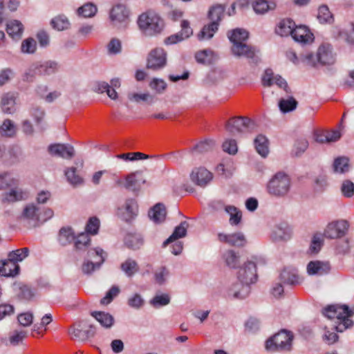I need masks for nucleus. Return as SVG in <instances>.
Returning a JSON list of instances; mask_svg holds the SVG:
<instances>
[{
	"label": "nucleus",
	"instance_id": "72a5a7b5",
	"mask_svg": "<svg viewBox=\"0 0 354 354\" xmlns=\"http://www.w3.org/2000/svg\"><path fill=\"white\" fill-rule=\"evenodd\" d=\"M23 25L17 20H12L7 24L6 31L13 39H19L23 32Z\"/></svg>",
	"mask_w": 354,
	"mask_h": 354
},
{
	"label": "nucleus",
	"instance_id": "b1692460",
	"mask_svg": "<svg viewBox=\"0 0 354 354\" xmlns=\"http://www.w3.org/2000/svg\"><path fill=\"white\" fill-rule=\"evenodd\" d=\"M330 270L328 262L319 261H310L307 266V270L309 274L322 275L327 274Z\"/></svg>",
	"mask_w": 354,
	"mask_h": 354
},
{
	"label": "nucleus",
	"instance_id": "774afa93",
	"mask_svg": "<svg viewBox=\"0 0 354 354\" xmlns=\"http://www.w3.org/2000/svg\"><path fill=\"white\" fill-rule=\"evenodd\" d=\"M36 49V41L32 39L28 38L25 39L21 44V50L24 53H32Z\"/></svg>",
	"mask_w": 354,
	"mask_h": 354
},
{
	"label": "nucleus",
	"instance_id": "09e8293b",
	"mask_svg": "<svg viewBox=\"0 0 354 354\" xmlns=\"http://www.w3.org/2000/svg\"><path fill=\"white\" fill-rule=\"evenodd\" d=\"M225 211L230 215V223L231 225H236L241 222L242 218L241 212L236 207L228 205L225 207Z\"/></svg>",
	"mask_w": 354,
	"mask_h": 354
},
{
	"label": "nucleus",
	"instance_id": "4c0bfd02",
	"mask_svg": "<svg viewBox=\"0 0 354 354\" xmlns=\"http://www.w3.org/2000/svg\"><path fill=\"white\" fill-rule=\"evenodd\" d=\"M75 249L76 251H85L91 244V239L88 234L81 233L75 239Z\"/></svg>",
	"mask_w": 354,
	"mask_h": 354
},
{
	"label": "nucleus",
	"instance_id": "a878e982",
	"mask_svg": "<svg viewBox=\"0 0 354 354\" xmlns=\"http://www.w3.org/2000/svg\"><path fill=\"white\" fill-rule=\"evenodd\" d=\"M188 226L189 224L187 221H182L179 225L176 227L172 234L163 243V247L167 246L180 238L185 236Z\"/></svg>",
	"mask_w": 354,
	"mask_h": 354
},
{
	"label": "nucleus",
	"instance_id": "864d4df0",
	"mask_svg": "<svg viewBox=\"0 0 354 354\" xmlns=\"http://www.w3.org/2000/svg\"><path fill=\"white\" fill-rule=\"evenodd\" d=\"M29 253V250L28 248H24L21 249H17L16 250H13L8 254V257L15 261L16 263L19 261H21L26 257H28Z\"/></svg>",
	"mask_w": 354,
	"mask_h": 354
},
{
	"label": "nucleus",
	"instance_id": "6e6552de",
	"mask_svg": "<svg viewBox=\"0 0 354 354\" xmlns=\"http://www.w3.org/2000/svg\"><path fill=\"white\" fill-rule=\"evenodd\" d=\"M231 50L232 54L236 57H245L255 64L259 62V57L257 55L258 52L257 49L254 46L248 45L246 43H236L235 45L232 46Z\"/></svg>",
	"mask_w": 354,
	"mask_h": 354
},
{
	"label": "nucleus",
	"instance_id": "c85d7f7f",
	"mask_svg": "<svg viewBox=\"0 0 354 354\" xmlns=\"http://www.w3.org/2000/svg\"><path fill=\"white\" fill-rule=\"evenodd\" d=\"M295 27V24L292 20L285 19L279 23L276 28V32L281 37H286L290 35L292 36Z\"/></svg>",
	"mask_w": 354,
	"mask_h": 354
},
{
	"label": "nucleus",
	"instance_id": "aec40b11",
	"mask_svg": "<svg viewBox=\"0 0 354 354\" xmlns=\"http://www.w3.org/2000/svg\"><path fill=\"white\" fill-rule=\"evenodd\" d=\"M19 266L9 257L7 260L0 261V275L15 277L19 272Z\"/></svg>",
	"mask_w": 354,
	"mask_h": 354
},
{
	"label": "nucleus",
	"instance_id": "1a4fd4ad",
	"mask_svg": "<svg viewBox=\"0 0 354 354\" xmlns=\"http://www.w3.org/2000/svg\"><path fill=\"white\" fill-rule=\"evenodd\" d=\"M106 253L101 248L91 249L88 251V257L90 258L97 257L98 259L95 263L87 261H84L82 266V272L84 274H91L96 268H99L106 258Z\"/></svg>",
	"mask_w": 354,
	"mask_h": 354
},
{
	"label": "nucleus",
	"instance_id": "680f3d73",
	"mask_svg": "<svg viewBox=\"0 0 354 354\" xmlns=\"http://www.w3.org/2000/svg\"><path fill=\"white\" fill-rule=\"evenodd\" d=\"M100 227V220L97 217H91L86 226V234H96Z\"/></svg>",
	"mask_w": 354,
	"mask_h": 354
},
{
	"label": "nucleus",
	"instance_id": "e2e57ef3",
	"mask_svg": "<svg viewBox=\"0 0 354 354\" xmlns=\"http://www.w3.org/2000/svg\"><path fill=\"white\" fill-rule=\"evenodd\" d=\"M15 184V180L8 173L0 174V190L6 189Z\"/></svg>",
	"mask_w": 354,
	"mask_h": 354
},
{
	"label": "nucleus",
	"instance_id": "9b49d317",
	"mask_svg": "<svg viewBox=\"0 0 354 354\" xmlns=\"http://www.w3.org/2000/svg\"><path fill=\"white\" fill-rule=\"evenodd\" d=\"M167 63L166 53L161 48L152 50L147 57V68L153 71L163 68Z\"/></svg>",
	"mask_w": 354,
	"mask_h": 354
},
{
	"label": "nucleus",
	"instance_id": "0eeeda50",
	"mask_svg": "<svg viewBox=\"0 0 354 354\" xmlns=\"http://www.w3.org/2000/svg\"><path fill=\"white\" fill-rule=\"evenodd\" d=\"M69 334L73 339L84 341L94 335L95 328L92 325H87L84 322H80L70 328Z\"/></svg>",
	"mask_w": 354,
	"mask_h": 354
},
{
	"label": "nucleus",
	"instance_id": "f03ea898",
	"mask_svg": "<svg viewBox=\"0 0 354 354\" xmlns=\"http://www.w3.org/2000/svg\"><path fill=\"white\" fill-rule=\"evenodd\" d=\"M225 6L222 4L213 6L209 10L208 17L212 21L208 25L204 26L201 32L198 34L199 40L210 39L217 31L219 22L224 16Z\"/></svg>",
	"mask_w": 354,
	"mask_h": 354
},
{
	"label": "nucleus",
	"instance_id": "20e7f679",
	"mask_svg": "<svg viewBox=\"0 0 354 354\" xmlns=\"http://www.w3.org/2000/svg\"><path fill=\"white\" fill-rule=\"evenodd\" d=\"M138 24L140 28L147 35L160 33L164 27L162 19L157 14L151 11L140 15Z\"/></svg>",
	"mask_w": 354,
	"mask_h": 354
},
{
	"label": "nucleus",
	"instance_id": "a211bd4d",
	"mask_svg": "<svg viewBox=\"0 0 354 354\" xmlns=\"http://www.w3.org/2000/svg\"><path fill=\"white\" fill-rule=\"evenodd\" d=\"M17 95V93L14 92H8L2 95L1 108L4 113L12 114L15 112Z\"/></svg>",
	"mask_w": 354,
	"mask_h": 354
},
{
	"label": "nucleus",
	"instance_id": "a18cd8bd",
	"mask_svg": "<svg viewBox=\"0 0 354 354\" xmlns=\"http://www.w3.org/2000/svg\"><path fill=\"white\" fill-rule=\"evenodd\" d=\"M50 25L54 29L60 31L68 28L70 23L65 16L59 15L52 19Z\"/></svg>",
	"mask_w": 354,
	"mask_h": 354
},
{
	"label": "nucleus",
	"instance_id": "f704fd0d",
	"mask_svg": "<svg viewBox=\"0 0 354 354\" xmlns=\"http://www.w3.org/2000/svg\"><path fill=\"white\" fill-rule=\"evenodd\" d=\"M336 38L354 47V24H351L346 30H339Z\"/></svg>",
	"mask_w": 354,
	"mask_h": 354
},
{
	"label": "nucleus",
	"instance_id": "69168bd1",
	"mask_svg": "<svg viewBox=\"0 0 354 354\" xmlns=\"http://www.w3.org/2000/svg\"><path fill=\"white\" fill-rule=\"evenodd\" d=\"M39 75L35 64L32 65L23 75V80L27 82H32L37 76Z\"/></svg>",
	"mask_w": 354,
	"mask_h": 354
},
{
	"label": "nucleus",
	"instance_id": "c9c22d12",
	"mask_svg": "<svg viewBox=\"0 0 354 354\" xmlns=\"http://www.w3.org/2000/svg\"><path fill=\"white\" fill-rule=\"evenodd\" d=\"M124 243L128 248L136 250L143 245V240L139 234H129L125 236Z\"/></svg>",
	"mask_w": 354,
	"mask_h": 354
},
{
	"label": "nucleus",
	"instance_id": "2eb2a0df",
	"mask_svg": "<svg viewBox=\"0 0 354 354\" xmlns=\"http://www.w3.org/2000/svg\"><path fill=\"white\" fill-rule=\"evenodd\" d=\"M48 152L55 156L71 159L74 156L75 151L73 146L64 144H54L48 147Z\"/></svg>",
	"mask_w": 354,
	"mask_h": 354
},
{
	"label": "nucleus",
	"instance_id": "412c9836",
	"mask_svg": "<svg viewBox=\"0 0 354 354\" xmlns=\"http://www.w3.org/2000/svg\"><path fill=\"white\" fill-rule=\"evenodd\" d=\"M292 38L301 44H308L313 41V35L304 26L295 27L292 34Z\"/></svg>",
	"mask_w": 354,
	"mask_h": 354
},
{
	"label": "nucleus",
	"instance_id": "79ce46f5",
	"mask_svg": "<svg viewBox=\"0 0 354 354\" xmlns=\"http://www.w3.org/2000/svg\"><path fill=\"white\" fill-rule=\"evenodd\" d=\"M23 217L35 221H39V209L33 204L26 206L23 211Z\"/></svg>",
	"mask_w": 354,
	"mask_h": 354
},
{
	"label": "nucleus",
	"instance_id": "4d7b16f0",
	"mask_svg": "<svg viewBox=\"0 0 354 354\" xmlns=\"http://www.w3.org/2000/svg\"><path fill=\"white\" fill-rule=\"evenodd\" d=\"M214 146V142L212 140H205L201 142L191 149V151H196L198 153H205L213 149Z\"/></svg>",
	"mask_w": 354,
	"mask_h": 354
},
{
	"label": "nucleus",
	"instance_id": "f257e3e1",
	"mask_svg": "<svg viewBox=\"0 0 354 354\" xmlns=\"http://www.w3.org/2000/svg\"><path fill=\"white\" fill-rule=\"evenodd\" d=\"M323 314L330 319H337L335 328L337 332L342 333L353 324L350 317L353 316L354 311L346 305L328 306L324 309Z\"/></svg>",
	"mask_w": 354,
	"mask_h": 354
},
{
	"label": "nucleus",
	"instance_id": "4468645a",
	"mask_svg": "<svg viewBox=\"0 0 354 354\" xmlns=\"http://www.w3.org/2000/svg\"><path fill=\"white\" fill-rule=\"evenodd\" d=\"M190 178L196 185L205 187L212 180V174L204 167H198L192 170Z\"/></svg>",
	"mask_w": 354,
	"mask_h": 354
},
{
	"label": "nucleus",
	"instance_id": "f8f14e48",
	"mask_svg": "<svg viewBox=\"0 0 354 354\" xmlns=\"http://www.w3.org/2000/svg\"><path fill=\"white\" fill-rule=\"evenodd\" d=\"M348 226V223L345 220L331 222L327 225L324 236L328 239L340 238L345 235Z\"/></svg>",
	"mask_w": 354,
	"mask_h": 354
},
{
	"label": "nucleus",
	"instance_id": "2f4dec72",
	"mask_svg": "<svg viewBox=\"0 0 354 354\" xmlns=\"http://www.w3.org/2000/svg\"><path fill=\"white\" fill-rule=\"evenodd\" d=\"M75 239V233L71 227H64L59 230L58 241L62 245L65 246L71 243Z\"/></svg>",
	"mask_w": 354,
	"mask_h": 354
},
{
	"label": "nucleus",
	"instance_id": "3c124183",
	"mask_svg": "<svg viewBox=\"0 0 354 354\" xmlns=\"http://www.w3.org/2000/svg\"><path fill=\"white\" fill-rule=\"evenodd\" d=\"M65 175L68 181L73 186L80 185L84 183L83 178L76 174L75 167L68 169L65 172Z\"/></svg>",
	"mask_w": 354,
	"mask_h": 354
},
{
	"label": "nucleus",
	"instance_id": "423d86ee",
	"mask_svg": "<svg viewBox=\"0 0 354 354\" xmlns=\"http://www.w3.org/2000/svg\"><path fill=\"white\" fill-rule=\"evenodd\" d=\"M254 122L247 117H235L231 118L226 124V130L232 135L252 131Z\"/></svg>",
	"mask_w": 354,
	"mask_h": 354
},
{
	"label": "nucleus",
	"instance_id": "393cba45",
	"mask_svg": "<svg viewBox=\"0 0 354 354\" xmlns=\"http://www.w3.org/2000/svg\"><path fill=\"white\" fill-rule=\"evenodd\" d=\"M291 229L286 224L274 227L271 237L274 241H287L291 236Z\"/></svg>",
	"mask_w": 354,
	"mask_h": 354
},
{
	"label": "nucleus",
	"instance_id": "7c9ffc66",
	"mask_svg": "<svg viewBox=\"0 0 354 354\" xmlns=\"http://www.w3.org/2000/svg\"><path fill=\"white\" fill-rule=\"evenodd\" d=\"M91 315L106 328H111L114 324L113 317L108 313L94 311L91 313Z\"/></svg>",
	"mask_w": 354,
	"mask_h": 354
},
{
	"label": "nucleus",
	"instance_id": "c756f323",
	"mask_svg": "<svg viewBox=\"0 0 354 354\" xmlns=\"http://www.w3.org/2000/svg\"><path fill=\"white\" fill-rule=\"evenodd\" d=\"M120 270L128 277H132L140 270V267L138 262L136 260L131 258H128L124 262H122L120 264Z\"/></svg>",
	"mask_w": 354,
	"mask_h": 354
},
{
	"label": "nucleus",
	"instance_id": "ddd939ff",
	"mask_svg": "<svg viewBox=\"0 0 354 354\" xmlns=\"http://www.w3.org/2000/svg\"><path fill=\"white\" fill-rule=\"evenodd\" d=\"M145 182L142 171H136L128 174L125 177L124 186L127 189L138 192L140 189L141 185L145 184Z\"/></svg>",
	"mask_w": 354,
	"mask_h": 354
},
{
	"label": "nucleus",
	"instance_id": "9d476101",
	"mask_svg": "<svg viewBox=\"0 0 354 354\" xmlns=\"http://www.w3.org/2000/svg\"><path fill=\"white\" fill-rule=\"evenodd\" d=\"M238 279L242 283H253L257 279V265L253 261H248L240 268Z\"/></svg>",
	"mask_w": 354,
	"mask_h": 354
},
{
	"label": "nucleus",
	"instance_id": "bb28decb",
	"mask_svg": "<svg viewBox=\"0 0 354 354\" xmlns=\"http://www.w3.org/2000/svg\"><path fill=\"white\" fill-rule=\"evenodd\" d=\"M228 38L232 45L236 43L245 44L249 37V32L245 29L236 28L227 33Z\"/></svg>",
	"mask_w": 354,
	"mask_h": 354
},
{
	"label": "nucleus",
	"instance_id": "7ed1b4c3",
	"mask_svg": "<svg viewBox=\"0 0 354 354\" xmlns=\"http://www.w3.org/2000/svg\"><path fill=\"white\" fill-rule=\"evenodd\" d=\"M291 186L290 176L284 172L276 173L267 185L268 192L275 197H283L288 194Z\"/></svg>",
	"mask_w": 354,
	"mask_h": 354
},
{
	"label": "nucleus",
	"instance_id": "ea45409f",
	"mask_svg": "<svg viewBox=\"0 0 354 354\" xmlns=\"http://www.w3.org/2000/svg\"><path fill=\"white\" fill-rule=\"evenodd\" d=\"M251 283H242L236 284L232 289L233 291V295L235 298L238 299H244L245 298L250 292V285Z\"/></svg>",
	"mask_w": 354,
	"mask_h": 354
},
{
	"label": "nucleus",
	"instance_id": "39448f33",
	"mask_svg": "<svg viewBox=\"0 0 354 354\" xmlns=\"http://www.w3.org/2000/svg\"><path fill=\"white\" fill-rule=\"evenodd\" d=\"M292 339L290 333L282 330L266 341V348L270 351H290Z\"/></svg>",
	"mask_w": 354,
	"mask_h": 354
},
{
	"label": "nucleus",
	"instance_id": "4be33fe9",
	"mask_svg": "<svg viewBox=\"0 0 354 354\" xmlns=\"http://www.w3.org/2000/svg\"><path fill=\"white\" fill-rule=\"evenodd\" d=\"M129 16V11L124 5L118 4L112 8L110 11V19L113 24L124 21Z\"/></svg>",
	"mask_w": 354,
	"mask_h": 354
},
{
	"label": "nucleus",
	"instance_id": "dca6fc26",
	"mask_svg": "<svg viewBox=\"0 0 354 354\" xmlns=\"http://www.w3.org/2000/svg\"><path fill=\"white\" fill-rule=\"evenodd\" d=\"M330 44L321 45L317 53V62L322 65H330L335 62V55Z\"/></svg>",
	"mask_w": 354,
	"mask_h": 354
},
{
	"label": "nucleus",
	"instance_id": "37998d69",
	"mask_svg": "<svg viewBox=\"0 0 354 354\" xmlns=\"http://www.w3.org/2000/svg\"><path fill=\"white\" fill-rule=\"evenodd\" d=\"M349 160L345 157H339L336 158L333 162V169L335 172L344 174L348 171Z\"/></svg>",
	"mask_w": 354,
	"mask_h": 354
},
{
	"label": "nucleus",
	"instance_id": "473e14b6",
	"mask_svg": "<svg viewBox=\"0 0 354 354\" xmlns=\"http://www.w3.org/2000/svg\"><path fill=\"white\" fill-rule=\"evenodd\" d=\"M127 97L131 102L136 103H145L147 104H151L154 102V96L147 93H138L136 92H129Z\"/></svg>",
	"mask_w": 354,
	"mask_h": 354
},
{
	"label": "nucleus",
	"instance_id": "de8ad7c7",
	"mask_svg": "<svg viewBox=\"0 0 354 354\" xmlns=\"http://www.w3.org/2000/svg\"><path fill=\"white\" fill-rule=\"evenodd\" d=\"M97 7L91 3H87L80 7L77 10V14L84 17H92L97 12Z\"/></svg>",
	"mask_w": 354,
	"mask_h": 354
},
{
	"label": "nucleus",
	"instance_id": "49530a36",
	"mask_svg": "<svg viewBox=\"0 0 354 354\" xmlns=\"http://www.w3.org/2000/svg\"><path fill=\"white\" fill-rule=\"evenodd\" d=\"M38 69L39 75H50L57 69V64L55 62H48L42 64H35Z\"/></svg>",
	"mask_w": 354,
	"mask_h": 354
},
{
	"label": "nucleus",
	"instance_id": "13d9d810",
	"mask_svg": "<svg viewBox=\"0 0 354 354\" xmlns=\"http://www.w3.org/2000/svg\"><path fill=\"white\" fill-rule=\"evenodd\" d=\"M169 275V271L165 267H160L154 272L156 283L162 285L166 282L167 278Z\"/></svg>",
	"mask_w": 354,
	"mask_h": 354
},
{
	"label": "nucleus",
	"instance_id": "052dcab7",
	"mask_svg": "<svg viewBox=\"0 0 354 354\" xmlns=\"http://www.w3.org/2000/svg\"><path fill=\"white\" fill-rule=\"evenodd\" d=\"M341 192L344 196L351 198L354 196V183L350 180H345L341 185Z\"/></svg>",
	"mask_w": 354,
	"mask_h": 354
},
{
	"label": "nucleus",
	"instance_id": "c03bdc74",
	"mask_svg": "<svg viewBox=\"0 0 354 354\" xmlns=\"http://www.w3.org/2000/svg\"><path fill=\"white\" fill-rule=\"evenodd\" d=\"M297 104L294 97H290L288 99H281L279 102V107L281 112L287 113L295 110Z\"/></svg>",
	"mask_w": 354,
	"mask_h": 354
},
{
	"label": "nucleus",
	"instance_id": "5fc2aeb1",
	"mask_svg": "<svg viewBox=\"0 0 354 354\" xmlns=\"http://www.w3.org/2000/svg\"><path fill=\"white\" fill-rule=\"evenodd\" d=\"M280 279L283 283L295 285L298 283V276L286 269L281 272Z\"/></svg>",
	"mask_w": 354,
	"mask_h": 354
},
{
	"label": "nucleus",
	"instance_id": "6e6d98bb",
	"mask_svg": "<svg viewBox=\"0 0 354 354\" xmlns=\"http://www.w3.org/2000/svg\"><path fill=\"white\" fill-rule=\"evenodd\" d=\"M308 147V142L306 139L297 140L292 151L293 156H300Z\"/></svg>",
	"mask_w": 354,
	"mask_h": 354
},
{
	"label": "nucleus",
	"instance_id": "338daca9",
	"mask_svg": "<svg viewBox=\"0 0 354 354\" xmlns=\"http://www.w3.org/2000/svg\"><path fill=\"white\" fill-rule=\"evenodd\" d=\"M223 149L229 154H235L237 152L238 147L235 140L230 139L225 141L223 144Z\"/></svg>",
	"mask_w": 354,
	"mask_h": 354
},
{
	"label": "nucleus",
	"instance_id": "e433bc0d",
	"mask_svg": "<svg viewBox=\"0 0 354 354\" xmlns=\"http://www.w3.org/2000/svg\"><path fill=\"white\" fill-rule=\"evenodd\" d=\"M254 146L257 151L262 157H266L268 154V140L262 135H259L254 140Z\"/></svg>",
	"mask_w": 354,
	"mask_h": 354
},
{
	"label": "nucleus",
	"instance_id": "8fccbe9b",
	"mask_svg": "<svg viewBox=\"0 0 354 354\" xmlns=\"http://www.w3.org/2000/svg\"><path fill=\"white\" fill-rule=\"evenodd\" d=\"M317 19L321 23H331L333 21V17L326 5H322L319 8Z\"/></svg>",
	"mask_w": 354,
	"mask_h": 354
},
{
	"label": "nucleus",
	"instance_id": "0e129e2a",
	"mask_svg": "<svg viewBox=\"0 0 354 354\" xmlns=\"http://www.w3.org/2000/svg\"><path fill=\"white\" fill-rule=\"evenodd\" d=\"M27 337V331L26 330H15L13 334L10 337V342L13 346H17L21 343Z\"/></svg>",
	"mask_w": 354,
	"mask_h": 354
},
{
	"label": "nucleus",
	"instance_id": "bf43d9fd",
	"mask_svg": "<svg viewBox=\"0 0 354 354\" xmlns=\"http://www.w3.org/2000/svg\"><path fill=\"white\" fill-rule=\"evenodd\" d=\"M169 302L170 297L167 294L156 295L150 301L151 304L155 308L166 306L169 304Z\"/></svg>",
	"mask_w": 354,
	"mask_h": 354
},
{
	"label": "nucleus",
	"instance_id": "6ab92c4d",
	"mask_svg": "<svg viewBox=\"0 0 354 354\" xmlns=\"http://www.w3.org/2000/svg\"><path fill=\"white\" fill-rule=\"evenodd\" d=\"M218 239L221 242L227 243L232 246L241 247L246 243V239L243 234L236 232L230 234L219 233Z\"/></svg>",
	"mask_w": 354,
	"mask_h": 354
},
{
	"label": "nucleus",
	"instance_id": "f3484780",
	"mask_svg": "<svg viewBox=\"0 0 354 354\" xmlns=\"http://www.w3.org/2000/svg\"><path fill=\"white\" fill-rule=\"evenodd\" d=\"M181 31L179 33L172 35L167 37L165 40L166 44H174L180 41L185 39L188 38L192 35L193 31L189 26V22L187 20H183L181 22Z\"/></svg>",
	"mask_w": 354,
	"mask_h": 354
},
{
	"label": "nucleus",
	"instance_id": "cd10ccee",
	"mask_svg": "<svg viewBox=\"0 0 354 354\" xmlns=\"http://www.w3.org/2000/svg\"><path fill=\"white\" fill-rule=\"evenodd\" d=\"M149 218L156 223L165 221L166 216V209L163 204L158 203L149 212Z\"/></svg>",
	"mask_w": 354,
	"mask_h": 354
},
{
	"label": "nucleus",
	"instance_id": "58836bf2",
	"mask_svg": "<svg viewBox=\"0 0 354 354\" xmlns=\"http://www.w3.org/2000/svg\"><path fill=\"white\" fill-rule=\"evenodd\" d=\"M223 259L227 266L235 268L239 264L240 257L232 250H228L223 254Z\"/></svg>",
	"mask_w": 354,
	"mask_h": 354
},
{
	"label": "nucleus",
	"instance_id": "603ef678",
	"mask_svg": "<svg viewBox=\"0 0 354 354\" xmlns=\"http://www.w3.org/2000/svg\"><path fill=\"white\" fill-rule=\"evenodd\" d=\"M116 158L124 160L125 161H133L136 160L149 158L150 156L141 152H134L118 154Z\"/></svg>",
	"mask_w": 354,
	"mask_h": 354
},
{
	"label": "nucleus",
	"instance_id": "a19ab883",
	"mask_svg": "<svg viewBox=\"0 0 354 354\" xmlns=\"http://www.w3.org/2000/svg\"><path fill=\"white\" fill-rule=\"evenodd\" d=\"M124 209L126 211V215L124 217V220L129 221L136 216L138 212V205L136 200L132 198L126 200Z\"/></svg>",
	"mask_w": 354,
	"mask_h": 354
},
{
	"label": "nucleus",
	"instance_id": "5701e85b",
	"mask_svg": "<svg viewBox=\"0 0 354 354\" xmlns=\"http://www.w3.org/2000/svg\"><path fill=\"white\" fill-rule=\"evenodd\" d=\"M253 10L257 15H264L276 8V3L273 1L254 0L251 3Z\"/></svg>",
	"mask_w": 354,
	"mask_h": 354
}]
</instances>
